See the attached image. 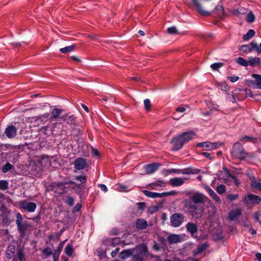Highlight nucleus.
<instances>
[{"label": "nucleus", "mask_w": 261, "mask_h": 261, "mask_svg": "<svg viewBox=\"0 0 261 261\" xmlns=\"http://www.w3.org/2000/svg\"><path fill=\"white\" fill-rule=\"evenodd\" d=\"M176 191L174 190L171 191L170 192H165L162 193H161V197H163L164 196H168L170 195H174L176 194Z\"/></svg>", "instance_id": "obj_55"}, {"label": "nucleus", "mask_w": 261, "mask_h": 261, "mask_svg": "<svg viewBox=\"0 0 261 261\" xmlns=\"http://www.w3.org/2000/svg\"><path fill=\"white\" fill-rule=\"evenodd\" d=\"M223 65L221 62L215 63L211 65V67L213 70H217Z\"/></svg>", "instance_id": "obj_47"}, {"label": "nucleus", "mask_w": 261, "mask_h": 261, "mask_svg": "<svg viewBox=\"0 0 261 261\" xmlns=\"http://www.w3.org/2000/svg\"><path fill=\"white\" fill-rule=\"evenodd\" d=\"M167 241L169 244L176 243L180 241L179 236L178 234H170L168 236Z\"/></svg>", "instance_id": "obj_28"}, {"label": "nucleus", "mask_w": 261, "mask_h": 261, "mask_svg": "<svg viewBox=\"0 0 261 261\" xmlns=\"http://www.w3.org/2000/svg\"><path fill=\"white\" fill-rule=\"evenodd\" d=\"M249 65L252 67H254L259 65L260 63V59L259 57H251L248 60Z\"/></svg>", "instance_id": "obj_30"}, {"label": "nucleus", "mask_w": 261, "mask_h": 261, "mask_svg": "<svg viewBox=\"0 0 261 261\" xmlns=\"http://www.w3.org/2000/svg\"><path fill=\"white\" fill-rule=\"evenodd\" d=\"M225 172L223 173L222 171H218L217 173V179L219 180L223 179L224 181L225 182V180H226V178L228 177V174H226V171L225 170Z\"/></svg>", "instance_id": "obj_40"}, {"label": "nucleus", "mask_w": 261, "mask_h": 261, "mask_svg": "<svg viewBox=\"0 0 261 261\" xmlns=\"http://www.w3.org/2000/svg\"><path fill=\"white\" fill-rule=\"evenodd\" d=\"M208 246L207 243L202 244L197 247L196 250L193 251V255L196 256L201 253L204 250H205Z\"/></svg>", "instance_id": "obj_27"}, {"label": "nucleus", "mask_w": 261, "mask_h": 261, "mask_svg": "<svg viewBox=\"0 0 261 261\" xmlns=\"http://www.w3.org/2000/svg\"><path fill=\"white\" fill-rule=\"evenodd\" d=\"M228 79H229L231 82L234 83L239 79V77L233 75V76H228Z\"/></svg>", "instance_id": "obj_64"}, {"label": "nucleus", "mask_w": 261, "mask_h": 261, "mask_svg": "<svg viewBox=\"0 0 261 261\" xmlns=\"http://www.w3.org/2000/svg\"><path fill=\"white\" fill-rule=\"evenodd\" d=\"M132 250H135V249H127V250H124L122 251H121L119 254V257L120 258L122 259H125V258H127L128 257H129L133 255V252Z\"/></svg>", "instance_id": "obj_26"}, {"label": "nucleus", "mask_w": 261, "mask_h": 261, "mask_svg": "<svg viewBox=\"0 0 261 261\" xmlns=\"http://www.w3.org/2000/svg\"><path fill=\"white\" fill-rule=\"evenodd\" d=\"M121 242L119 238H114L111 239V246L115 247L116 245L119 244Z\"/></svg>", "instance_id": "obj_51"}, {"label": "nucleus", "mask_w": 261, "mask_h": 261, "mask_svg": "<svg viewBox=\"0 0 261 261\" xmlns=\"http://www.w3.org/2000/svg\"><path fill=\"white\" fill-rule=\"evenodd\" d=\"M244 204L248 206L250 203L253 204H258L261 202V198L257 195L249 194L243 199Z\"/></svg>", "instance_id": "obj_7"}, {"label": "nucleus", "mask_w": 261, "mask_h": 261, "mask_svg": "<svg viewBox=\"0 0 261 261\" xmlns=\"http://www.w3.org/2000/svg\"><path fill=\"white\" fill-rule=\"evenodd\" d=\"M183 204L192 217L198 219L201 217L203 210L201 207L195 205L190 201L183 200Z\"/></svg>", "instance_id": "obj_2"}, {"label": "nucleus", "mask_w": 261, "mask_h": 261, "mask_svg": "<svg viewBox=\"0 0 261 261\" xmlns=\"http://www.w3.org/2000/svg\"><path fill=\"white\" fill-rule=\"evenodd\" d=\"M63 112V110L62 109L59 108H54L52 109L51 112V116L50 117V119L51 120L53 119H57L60 118V116Z\"/></svg>", "instance_id": "obj_23"}, {"label": "nucleus", "mask_w": 261, "mask_h": 261, "mask_svg": "<svg viewBox=\"0 0 261 261\" xmlns=\"http://www.w3.org/2000/svg\"><path fill=\"white\" fill-rule=\"evenodd\" d=\"M161 164L157 163H153L144 166L145 173L147 174H150L156 171L161 166Z\"/></svg>", "instance_id": "obj_13"}, {"label": "nucleus", "mask_w": 261, "mask_h": 261, "mask_svg": "<svg viewBox=\"0 0 261 261\" xmlns=\"http://www.w3.org/2000/svg\"><path fill=\"white\" fill-rule=\"evenodd\" d=\"M76 47V45H72L68 46H66L63 48L60 49V51L63 54H66L73 51Z\"/></svg>", "instance_id": "obj_34"}, {"label": "nucleus", "mask_w": 261, "mask_h": 261, "mask_svg": "<svg viewBox=\"0 0 261 261\" xmlns=\"http://www.w3.org/2000/svg\"><path fill=\"white\" fill-rule=\"evenodd\" d=\"M39 163L42 166H46L49 163V158L47 155H42L39 157Z\"/></svg>", "instance_id": "obj_36"}, {"label": "nucleus", "mask_w": 261, "mask_h": 261, "mask_svg": "<svg viewBox=\"0 0 261 261\" xmlns=\"http://www.w3.org/2000/svg\"><path fill=\"white\" fill-rule=\"evenodd\" d=\"M61 119L70 125H74L76 123V117L74 115H64L61 117Z\"/></svg>", "instance_id": "obj_17"}, {"label": "nucleus", "mask_w": 261, "mask_h": 261, "mask_svg": "<svg viewBox=\"0 0 261 261\" xmlns=\"http://www.w3.org/2000/svg\"><path fill=\"white\" fill-rule=\"evenodd\" d=\"M74 199L71 196H68L65 201L66 204L69 206H72L74 204Z\"/></svg>", "instance_id": "obj_50"}, {"label": "nucleus", "mask_w": 261, "mask_h": 261, "mask_svg": "<svg viewBox=\"0 0 261 261\" xmlns=\"http://www.w3.org/2000/svg\"><path fill=\"white\" fill-rule=\"evenodd\" d=\"M42 253L46 256H49L53 254V251L50 248L47 247L42 250Z\"/></svg>", "instance_id": "obj_52"}, {"label": "nucleus", "mask_w": 261, "mask_h": 261, "mask_svg": "<svg viewBox=\"0 0 261 261\" xmlns=\"http://www.w3.org/2000/svg\"><path fill=\"white\" fill-rule=\"evenodd\" d=\"M196 146L199 147H205L207 150H212L218 148L221 144L218 142L212 143L210 141H205L198 143Z\"/></svg>", "instance_id": "obj_12"}, {"label": "nucleus", "mask_w": 261, "mask_h": 261, "mask_svg": "<svg viewBox=\"0 0 261 261\" xmlns=\"http://www.w3.org/2000/svg\"><path fill=\"white\" fill-rule=\"evenodd\" d=\"M67 240L61 242L58 245L57 250L53 254L54 261H58L60 253L62 250L64 244Z\"/></svg>", "instance_id": "obj_19"}, {"label": "nucleus", "mask_w": 261, "mask_h": 261, "mask_svg": "<svg viewBox=\"0 0 261 261\" xmlns=\"http://www.w3.org/2000/svg\"><path fill=\"white\" fill-rule=\"evenodd\" d=\"M170 142L173 145L172 150L173 151L179 150L185 144L180 134L173 138Z\"/></svg>", "instance_id": "obj_11"}, {"label": "nucleus", "mask_w": 261, "mask_h": 261, "mask_svg": "<svg viewBox=\"0 0 261 261\" xmlns=\"http://www.w3.org/2000/svg\"><path fill=\"white\" fill-rule=\"evenodd\" d=\"M199 170L198 169H193L191 168H186L184 169L181 170V173L183 174H196L199 172Z\"/></svg>", "instance_id": "obj_32"}, {"label": "nucleus", "mask_w": 261, "mask_h": 261, "mask_svg": "<svg viewBox=\"0 0 261 261\" xmlns=\"http://www.w3.org/2000/svg\"><path fill=\"white\" fill-rule=\"evenodd\" d=\"M187 195L189 198H185L184 200L190 201V202L194 204H198L200 203H203L204 202V196L203 195L200 193L196 192L192 195L190 194H188Z\"/></svg>", "instance_id": "obj_8"}, {"label": "nucleus", "mask_w": 261, "mask_h": 261, "mask_svg": "<svg viewBox=\"0 0 261 261\" xmlns=\"http://www.w3.org/2000/svg\"><path fill=\"white\" fill-rule=\"evenodd\" d=\"M67 184H71V185H75V186L79 189H82V186L81 184H76L75 182L72 180H69L67 181H59L54 183L55 186H56L60 188L62 192L61 193V194L66 193V189L67 187L65 186Z\"/></svg>", "instance_id": "obj_10"}, {"label": "nucleus", "mask_w": 261, "mask_h": 261, "mask_svg": "<svg viewBox=\"0 0 261 261\" xmlns=\"http://www.w3.org/2000/svg\"><path fill=\"white\" fill-rule=\"evenodd\" d=\"M137 205L138 206V210L139 211H143L145 207L146 204L145 202H139L137 203Z\"/></svg>", "instance_id": "obj_60"}, {"label": "nucleus", "mask_w": 261, "mask_h": 261, "mask_svg": "<svg viewBox=\"0 0 261 261\" xmlns=\"http://www.w3.org/2000/svg\"><path fill=\"white\" fill-rule=\"evenodd\" d=\"M254 50L257 53L260 54L261 53V43L259 44V45H257V44L254 42Z\"/></svg>", "instance_id": "obj_62"}, {"label": "nucleus", "mask_w": 261, "mask_h": 261, "mask_svg": "<svg viewBox=\"0 0 261 261\" xmlns=\"http://www.w3.org/2000/svg\"><path fill=\"white\" fill-rule=\"evenodd\" d=\"M15 251V247L14 245L11 244L9 245L6 253V258L8 259L12 258L14 255Z\"/></svg>", "instance_id": "obj_25"}, {"label": "nucleus", "mask_w": 261, "mask_h": 261, "mask_svg": "<svg viewBox=\"0 0 261 261\" xmlns=\"http://www.w3.org/2000/svg\"><path fill=\"white\" fill-rule=\"evenodd\" d=\"M224 170L226 171V174H228V175L232 178V179L233 180V182L236 186H239L240 185V182L239 180L238 179V178L234 175H231L229 170L227 169V168L224 167Z\"/></svg>", "instance_id": "obj_37"}, {"label": "nucleus", "mask_w": 261, "mask_h": 261, "mask_svg": "<svg viewBox=\"0 0 261 261\" xmlns=\"http://www.w3.org/2000/svg\"><path fill=\"white\" fill-rule=\"evenodd\" d=\"M19 207L28 212L32 213L35 211L37 205L35 202H28L26 200H23L20 202Z\"/></svg>", "instance_id": "obj_9"}, {"label": "nucleus", "mask_w": 261, "mask_h": 261, "mask_svg": "<svg viewBox=\"0 0 261 261\" xmlns=\"http://www.w3.org/2000/svg\"><path fill=\"white\" fill-rule=\"evenodd\" d=\"M13 168V166L9 162H7L2 169V171L4 173H7L8 171H10Z\"/></svg>", "instance_id": "obj_43"}, {"label": "nucleus", "mask_w": 261, "mask_h": 261, "mask_svg": "<svg viewBox=\"0 0 261 261\" xmlns=\"http://www.w3.org/2000/svg\"><path fill=\"white\" fill-rule=\"evenodd\" d=\"M218 87L224 91H227L229 89V86L226 82H222L219 83L218 84Z\"/></svg>", "instance_id": "obj_42"}, {"label": "nucleus", "mask_w": 261, "mask_h": 261, "mask_svg": "<svg viewBox=\"0 0 261 261\" xmlns=\"http://www.w3.org/2000/svg\"><path fill=\"white\" fill-rule=\"evenodd\" d=\"M206 104L208 108L210 109L211 111L217 110V108L218 107L217 105H214L210 101L206 102Z\"/></svg>", "instance_id": "obj_59"}, {"label": "nucleus", "mask_w": 261, "mask_h": 261, "mask_svg": "<svg viewBox=\"0 0 261 261\" xmlns=\"http://www.w3.org/2000/svg\"><path fill=\"white\" fill-rule=\"evenodd\" d=\"M185 217L182 214L173 213L170 217L171 226L174 227H179L184 221Z\"/></svg>", "instance_id": "obj_5"}, {"label": "nucleus", "mask_w": 261, "mask_h": 261, "mask_svg": "<svg viewBox=\"0 0 261 261\" xmlns=\"http://www.w3.org/2000/svg\"><path fill=\"white\" fill-rule=\"evenodd\" d=\"M254 42L252 41L249 44L242 45L240 47L239 50L245 53L251 52L254 50Z\"/></svg>", "instance_id": "obj_20"}, {"label": "nucleus", "mask_w": 261, "mask_h": 261, "mask_svg": "<svg viewBox=\"0 0 261 261\" xmlns=\"http://www.w3.org/2000/svg\"><path fill=\"white\" fill-rule=\"evenodd\" d=\"M251 187L252 188L261 191V180L253 179L251 180Z\"/></svg>", "instance_id": "obj_31"}, {"label": "nucleus", "mask_w": 261, "mask_h": 261, "mask_svg": "<svg viewBox=\"0 0 261 261\" xmlns=\"http://www.w3.org/2000/svg\"><path fill=\"white\" fill-rule=\"evenodd\" d=\"M241 214V210L240 208H237L235 210L231 211L229 213V218L230 220L232 221L240 216Z\"/></svg>", "instance_id": "obj_24"}, {"label": "nucleus", "mask_w": 261, "mask_h": 261, "mask_svg": "<svg viewBox=\"0 0 261 261\" xmlns=\"http://www.w3.org/2000/svg\"><path fill=\"white\" fill-rule=\"evenodd\" d=\"M239 198V194H228L227 196V199L230 201H234Z\"/></svg>", "instance_id": "obj_58"}, {"label": "nucleus", "mask_w": 261, "mask_h": 261, "mask_svg": "<svg viewBox=\"0 0 261 261\" xmlns=\"http://www.w3.org/2000/svg\"><path fill=\"white\" fill-rule=\"evenodd\" d=\"M5 134L8 138L13 139L16 136L17 128L12 125L8 126L5 129Z\"/></svg>", "instance_id": "obj_14"}, {"label": "nucleus", "mask_w": 261, "mask_h": 261, "mask_svg": "<svg viewBox=\"0 0 261 261\" xmlns=\"http://www.w3.org/2000/svg\"><path fill=\"white\" fill-rule=\"evenodd\" d=\"M216 191L219 194H223L226 191V187L223 184L220 185L217 187Z\"/></svg>", "instance_id": "obj_45"}, {"label": "nucleus", "mask_w": 261, "mask_h": 261, "mask_svg": "<svg viewBox=\"0 0 261 261\" xmlns=\"http://www.w3.org/2000/svg\"><path fill=\"white\" fill-rule=\"evenodd\" d=\"M231 154L233 158L240 160H243L250 156L249 153L245 150L243 145L239 142H236L233 145Z\"/></svg>", "instance_id": "obj_1"}, {"label": "nucleus", "mask_w": 261, "mask_h": 261, "mask_svg": "<svg viewBox=\"0 0 261 261\" xmlns=\"http://www.w3.org/2000/svg\"><path fill=\"white\" fill-rule=\"evenodd\" d=\"M144 108L145 110L148 111L150 110L151 102L149 99H145L144 100Z\"/></svg>", "instance_id": "obj_54"}, {"label": "nucleus", "mask_w": 261, "mask_h": 261, "mask_svg": "<svg viewBox=\"0 0 261 261\" xmlns=\"http://www.w3.org/2000/svg\"><path fill=\"white\" fill-rule=\"evenodd\" d=\"M17 254L18 258L20 261H25V258L24 256V253L23 249H22L20 247L18 248L17 249Z\"/></svg>", "instance_id": "obj_39"}, {"label": "nucleus", "mask_w": 261, "mask_h": 261, "mask_svg": "<svg viewBox=\"0 0 261 261\" xmlns=\"http://www.w3.org/2000/svg\"><path fill=\"white\" fill-rule=\"evenodd\" d=\"M247 21L249 22H253L255 20V16L252 12H250L247 15Z\"/></svg>", "instance_id": "obj_49"}, {"label": "nucleus", "mask_w": 261, "mask_h": 261, "mask_svg": "<svg viewBox=\"0 0 261 261\" xmlns=\"http://www.w3.org/2000/svg\"><path fill=\"white\" fill-rule=\"evenodd\" d=\"M180 135L183 140V142L185 144H186L196 136V134L193 132L189 131L183 132L180 134Z\"/></svg>", "instance_id": "obj_16"}, {"label": "nucleus", "mask_w": 261, "mask_h": 261, "mask_svg": "<svg viewBox=\"0 0 261 261\" xmlns=\"http://www.w3.org/2000/svg\"><path fill=\"white\" fill-rule=\"evenodd\" d=\"M186 227L187 231L190 233L192 235H193L196 233L198 230V228L196 224L191 222H188L186 224Z\"/></svg>", "instance_id": "obj_22"}, {"label": "nucleus", "mask_w": 261, "mask_h": 261, "mask_svg": "<svg viewBox=\"0 0 261 261\" xmlns=\"http://www.w3.org/2000/svg\"><path fill=\"white\" fill-rule=\"evenodd\" d=\"M75 179L77 181H81L82 184H85L87 182V177L84 175H80L76 176L75 177Z\"/></svg>", "instance_id": "obj_46"}, {"label": "nucleus", "mask_w": 261, "mask_h": 261, "mask_svg": "<svg viewBox=\"0 0 261 261\" xmlns=\"http://www.w3.org/2000/svg\"><path fill=\"white\" fill-rule=\"evenodd\" d=\"M74 165L75 169L81 170L85 168L87 164L85 159L78 158L75 160Z\"/></svg>", "instance_id": "obj_15"}, {"label": "nucleus", "mask_w": 261, "mask_h": 261, "mask_svg": "<svg viewBox=\"0 0 261 261\" xmlns=\"http://www.w3.org/2000/svg\"><path fill=\"white\" fill-rule=\"evenodd\" d=\"M236 62L240 65H242L244 67H247L249 65V62L248 61L246 60L242 57H239Z\"/></svg>", "instance_id": "obj_41"}, {"label": "nucleus", "mask_w": 261, "mask_h": 261, "mask_svg": "<svg viewBox=\"0 0 261 261\" xmlns=\"http://www.w3.org/2000/svg\"><path fill=\"white\" fill-rule=\"evenodd\" d=\"M244 140H247V141H250V142H254L255 138H253V137H249V136H244L242 137L240 139V141H244Z\"/></svg>", "instance_id": "obj_61"}, {"label": "nucleus", "mask_w": 261, "mask_h": 261, "mask_svg": "<svg viewBox=\"0 0 261 261\" xmlns=\"http://www.w3.org/2000/svg\"><path fill=\"white\" fill-rule=\"evenodd\" d=\"M191 4L196 11L202 16H210V12L203 9L201 0H190Z\"/></svg>", "instance_id": "obj_6"}, {"label": "nucleus", "mask_w": 261, "mask_h": 261, "mask_svg": "<svg viewBox=\"0 0 261 261\" xmlns=\"http://www.w3.org/2000/svg\"><path fill=\"white\" fill-rule=\"evenodd\" d=\"M212 198L214 200H215L217 202L221 203V200L220 198L216 194V193L214 191L211 195H210Z\"/></svg>", "instance_id": "obj_56"}, {"label": "nucleus", "mask_w": 261, "mask_h": 261, "mask_svg": "<svg viewBox=\"0 0 261 261\" xmlns=\"http://www.w3.org/2000/svg\"><path fill=\"white\" fill-rule=\"evenodd\" d=\"M64 251L67 255L69 256H72L74 251L73 246L71 244H68L65 247Z\"/></svg>", "instance_id": "obj_38"}, {"label": "nucleus", "mask_w": 261, "mask_h": 261, "mask_svg": "<svg viewBox=\"0 0 261 261\" xmlns=\"http://www.w3.org/2000/svg\"><path fill=\"white\" fill-rule=\"evenodd\" d=\"M142 192L146 196L149 198L161 197V193L152 192L146 190H143Z\"/></svg>", "instance_id": "obj_29"}, {"label": "nucleus", "mask_w": 261, "mask_h": 261, "mask_svg": "<svg viewBox=\"0 0 261 261\" xmlns=\"http://www.w3.org/2000/svg\"><path fill=\"white\" fill-rule=\"evenodd\" d=\"M136 227L138 229H145L148 227V223L143 219H137L136 222Z\"/></svg>", "instance_id": "obj_18"}, {"label": "nucleus", "mask_w": 261, "mask_h": 261, "mask_svg": "<svg viewBox=\"0 0 261 261\" xmlns=\"http://www.w3.org/2000/svg\"><path fill=\"white\" fill-rule=\"evenodd\" d=\"M170 184L173 187H178L182 185L185 180L180 177H174L170 179Z\"/></svg>", "instance_id": "obj_21"}, {"label": "nucleus", "mask_w": 261, "mask_h": 261, "mask_svg": "<svg viewBox=\"0 0 261 261\" xmlns=\"http://www.w3.org/2000/svg\"><path fill=\"white\" fill-rule=\"evenodd\" d=\"M118 188L119 191L120 192H127L130 190V189H128V187L127 186H125L121 184H119L118 185Z\"/></svg>", "instance_id": "obj_48"}, {"label": "nucleus", "mask_w": 261, "mask_h": 261, "mask_svg": "<svg viewBox=\"0 0 261 261\" xmlns=\"http://www.w3.org/2000/svg\"><path fill=\"white\" fill-rule=\"evenodd\" d=\"M16 224L17 230L21 238H23L26 234V231L30 227V225L25 221L22 222V217L20 213H17L16 215Z\"/></svg>", "instance_id": "obj_3"}, {"label": "nucleus", "mask_w": 261, "mask_h": 261, "mask_svg": "<svg viewBox=\"0 0 261 261\" xmlns=\"http://www.w3.org/2000/svg\"><path fill=\"white\" fill-rule=\"evenodd\" d=\"M82 207V205L81 203H77L72 208V212L75 213L76 212H79L81 211Z\"/></svg>", "instance_id": "obj_57"}, {"label": "nucleus", "mask_w": 261, "mask_h": 261, "mask_svg": "<svg viewBox=\"0 0 261 261\" xmlns=\"http://www.w3.org/2000/svg\"><path fill=\"white\" fill-rule=\"evenodd\" d=\"M9 183L6 180H0V190H6L8 188Z\"/></svg>", "instance_id": "obj_44"}, {"label": "nucleus", "mask_w": 261, "mask_h": 261, "mask_svg": "<svg viewBox=\"0 0 261 261\" xmlns=\"http://www.w3.org/2000/svg\"><path fill=\"white\" fill-rule=\"evenodd\" d=\"M252 76L255 79V82L261 83V75L257 74H253Z\"/></svg>", "instance_id": "obj_63"}, {"label": "nucleus", "mask_w": 261, "mask_h": 261, "mask_svg": "<svg viewBox=\"0 0 261 261\" xmlns=\"http://www.w3.org/2000/svg\"><path fill=\"white\" fill-rule=\"evenodd\" d=\"M136 253L133 254V261H146L144 256L148 254V249L146 246H138L136 247Z\"/></svg>", "instance_id": "obj_4"}, {"label": "nucleus", "mask_w": 261, "mask_h": 261, "mask_svg": "<svg viewBox=\"0 0 261 261\" xmlns=\"http://www.w3.org/2000/svg\"><path fill=\"white\" fill-rule=\"evenodd\" d=\"M255 34V31L252 29H250L246 34L243 35V38L244 40L247 41L251 39Z\"/></svg>", "instance_id": "obj_33"}, {"label": "nucleus", "mask_w": 261, "mask_h": 261, "mask_svg": "<svg viewBox=\"0 0 261 261\" xmlns=\"http://www.w3.org/2000/svg\"><path fill=\"white\" fill-rule=\"evenodd\" d=\"M167 32L170 34H176L178 31L175 27H171L167 29Z\"/></svg>", "instance_id": "obj_53"}, {"label": "nucleus", "mask_w": 261, "mask_h": 261, "mask_svg": "<svg viewBox=\"0 0 261 261\" xmlns=\"http://www.w3.org/2000/svg\"><path fill=\"white\" fill-rule=\"evenodd\" d=\"M215 11L219 17H222L224 14V8L222 5H218L215 7Z\"/></svg>", "instance_id": "obj_35"}]
</instances>
